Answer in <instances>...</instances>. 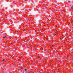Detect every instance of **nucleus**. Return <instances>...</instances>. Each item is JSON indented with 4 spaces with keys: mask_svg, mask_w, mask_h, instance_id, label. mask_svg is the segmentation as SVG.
<instances>
[{
    "mask_svg": "<svg viewBox=\"0 0 73 73\" xmlns=\"http://www.w3.org/2000/svg\"><path fill=\"white\" fill-rule=\"evenodd\" d=\"M6 37V36H4L3 37V38H5Z\"/></svg>",
    "mask_w": 73,
    "mask_h": 73,
    "instance_id": "nucleus-1",
    "label": "nucleus"
},
{
    "mask_svg": "<svg viewBox=\"0 0 73 73\" xmlns=\"http://www.w3.org/2000/svg\"><path fill=\"white\" fill-rule=\"evenodd\" d=\"M27 69H25V72H26V71H27Z\"/></svg>",
    "mask_w": 73,
    "mask_h": 73,
    "instance_id": "nucleus-2",
    "label": "nucleus"
},
{
    "mask_svg": "<svg viewBox=\"0 0 73 73\" xmlns=\"http://www.w3.org/2000/svg\"><path fill=\"white\" fill-rule=\"evenodd\" d=\"M71 8H72V9H73V6H72V7Z\"/></svg>",
    "mask_w": 73,
    "mask_h": 73,
    "instance_id": "nucleus-3",
    "label": "nucleus"
},
{
    "mask_svg": "<svg viewBox=\"0 0 73 73\" xmlns=\"http://www.w3.org/2000/svg\"><path fill=\"white\" fill-rule=\"evenodd\" d=\"M5 61V60L3 59V61Z\"/></svg>",
    "mask_w": 73,
    "mask_h": 73,
    "instance_id": "nucleus-4",
    "label": "nucleus"
},
{
    "mask_svg": "<svg viewBox=\"0 0 73 73\" xmlns=\"http://www.w3.org/2000/svg\"><path fill=\"white\" fill-rule=\"evenodd\" d=\"M70 3V1H68V3Z\"/></svg>",
    "mask_w": 73,
    "mask_h": 73,
    "instance_id": "nucleus-5",
    "label": "nucleus"
},
{
    "mask_svg": "<svg viewBox=\"0 0 73 73\" xmlns=\"http://www.w3.org/2000/svg\"><path fill=\"white\" fill-rule=\"evenodd\" d=\"M38 58H40V57L39 56V57H38Z\"/></svg>",
    "mask_w": 73,
    "mask_h": 73,
    "instance_id": "nucleus-6",
    "label": "nucleus"
},
{
    "mask_svg": "<svg viewBox=\"0 0 73 73\" xmlns=\"http://www.w3.org/2000/svg\"><path fill=\"white\" fill-rule=\"evenodd\" d=\"M18 70H20V69H18Z\"/></svg>",
    "mask_w": 73,
    "mask_h": 73,
    "instance_id": "nucleus-7",
    "label": "nucleus"
},
{
    "mask_svg": "<svg viewBox=\"0 0 73 73\" xmlns=\"http://www.w3.org/2000/svg\"><path fill=\"white\" fill-rule=\"evenodd\" d=\"M21 68V69H23L22 68Z\"/></svg>",
    "mask_w": 73,
    "mask_h": 73,
    "instance_id": "nucleus-8",
    "label": "nucleus"
},
{
    "mask_svg": "<svg viewBox=\"0 0 73 73\" xmlns=\"http://www.w3.org/2000/svg\"><path fill=\"white\" fill-rule=\"evenodd\" d=\"M63 1L64 0H63Z\"/></svg>",
    "mask_w": 73,
    "mask_h": 73,
    "instance_id": "nucleus-9",
    "label": "nucleus"
}]
</instances>
